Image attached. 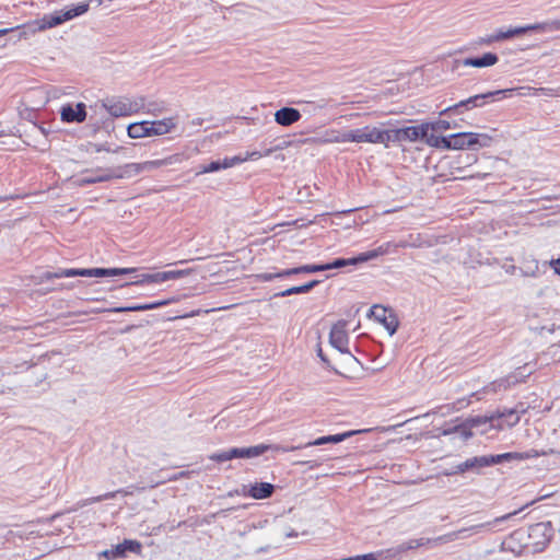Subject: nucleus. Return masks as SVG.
<instances>
[{"instance_id": "nucleus-1", "label": "nucleus", "mask_w": 560, "mask_h": 560, "mask_svg": "<svg viewBox=\"0 0 560 560\" xmlns=\"http://www.w3.org/2000/svg\"><path fill=\"white\" fill-rule=\"evenodd\" d=\"M137 268H59L56 271H45L36 277V283L60 278L72 277H116L136 273Z\"/></svg>"}, {"instance_id": "nucleus-2", "label": "nucleus", "mask_w": 560, "mask_h": 560, "mask_svg": "<svg viewBox=\"0 0 560 560\" xmlns=\"http://www.w3.org/2000/svg\"><path fill=\"white\" fill-rule=\"evenodd\" d=\"M176 127L174 118H163L160 120H142L139 122L129 124L127 133L132 139H140L152 136H163L171 132Z\"/></svg>"}, {"instance_id": "nucleus-3", "label": "nucleus", "mask_w": 560, "mask_h": 560, "mask_svg": "<svg viewBox=\"0 0 560 560\" xmlns=\"http://www.w3.org/2000/svg\"><path fill=\"white\" fill-rule=\"evenodd\" d=\"M529 31H537V32H539V31L540 32L560 31V19L546 21V22H541V23L529 24L526 26L509 28L508 31L499 30L495 33L487 35L486 37L481 38L480 42L482 44L490 45L494 42H502L505 39H510L514 36L525 34Z\"/></svg>"}, {"instance_id": "nucleus-4", "label": "nucleus", "mask_w": 560, "mask_h": 560, "mask_svg": "<svg viewBox=\"0 0 560 560\" xmlns=\"http://www.w3.org/2000/svg\"><path fill=\"white\" fill-rule=\"evenodd\" d=\"M102 107L105 108L112 117H127L137 114L144 107V97L139 96L135 100L129 97H106L102 100Z\"/></svg>"}, {"instance_id": "nucleus-5", "label": "nucleus", "mask_w": 560, "mask_h": 560, "mask_svg": "<svg viewBox=\"0 0 560 560\" xmlns=\"http://www.w3.org/2000/svg\"><path fill=\"white\" fill-rule=\"evenodd\" d=\"M335 143H347V142H355V143H373V144H383L384 145V130L378 129L377 127L364 126L362 128L348 130L337 135L334 139L330 140Z\"/></svg>"}, {"instance_id": "nucleus-6", "label": "nucleus", "mask_w": 560, "mask_h": 560, "mask_svg": "<svg viewBox=\"0 0 560 560\" xmlns=\"http://www.w3.org/2000/svg\"><path fill=\"white\" fill-rule=\"evenodd\" d=\"M425 136V127L422 125L408 126L402 128L384 130V147L388 148L390 143L416 142Z\"/></svg>"}, {"instance_id": "nucleus-7", "label": "nucleus", "mask_w": 560, "mask_h": 560, "mask_svg": "<svg viewBox=\"0 0 560 560\" xmlns=\"http://www.w3.org/2000/svg\"><path fill=\"white\" fill-rule=\"evenodd\" d=\"M190 269H182V270H167V271H159L155 273H142L136 276V279L129 284H144V283H162L170 280H177L190 275Z\"/></svg>"}, {"instance_id": "nucleus-8", "label": "nucleus", "mask_w": 560, "mask_h": 560, "mask_svg": "<svg viewBox=\"0 0 560 560\" xmlns=\"http://www.w3.org/2000/svg\"><path fill=\"white\" fill-rule=\"evenodd\" d=\"M523 509L524 508L520 509L518 511H514V512L504 514L502 516L495 517L494 520L489 521V522L476 524V525H472V526H469V527L460 528V529L455 530V532H451L450 534L458 535V537L455 538V540H457V539H465V538H467V537H469V536H471L474 534H478V533H481V532H485V530H492L495 525L501 524V523L510 520L512 516L516 515Z\"/></svg>"}, {"instance_id": "nucleus-9", "label": "nucleus", "mask_w": 560, "mask_h": 560, "mask_svg": "<svg viewBox=\"0 0 560 560\" xmlns=\"http://www.w3.org/2000/svg\"><path fill=\"white\" fill-rule=\"evenodd\" d=\"M141 549L142 545L138 540L125 539L122 542L112 547L110 549L102 551L100 557H103L107 560H115L125 558L128 552L139 555Z\"/></svg>"}, {"instance_id": "nucleus-10", "label": "nucleus", "mask_w": 560, "mask_h": 560, "mask_svg": "<svg viewBox=\"0 0 560 560\" xmlns=\"http://www.w3.org/2000/svg\"><path fill=\"white\" fill-rule=\"evenodd\" d=\"M275 489V485L270 482H256L243 485L241 490H235V493L255 500H265L272 497Z\"/></svg>"}, {"instance_id": "nucleus-11", "label": "nucleus", "mask_w": 560, "mask_h": 560, "mask_svg": "<svg viewBox=\"0 0 560 560\" xmlns=\"http://www.w3.org/2000/svg\"><path fill=\"white\" fill-rule=\"evenodd\" d=\"M347 322L338 320L330 329L329 332V343L337 349L340 353H346L351 355L348 343L349 337L346 331Z\"/></svg>"}, {"instance_id": "nucleus-12", "label": "nucleus", "mask_w": 560, "mask_h": 560, "mask_svg": "<svg viewBox=\"0 0 560 560\" xmlns=\"http://www.w3.org/2000/svg\"><path fill=\"white\" fill-rule=\"evenodd\" d=\"M489 467L488 455L474 456L467 458L465 462L457 464L451 470L444 472L445 476H453L464 474L466 471H474L480 474L482 468Z\"/></svg>"}, {"instance_id": "nucleus-13", "label": "nucleus", "mask_w": 560, "mask_h": 560, "mask_svg": "<svg viewBox=\"0 0 560 560\" xmlns=\"http://www.w3.org/2000/svg\"><path fill=\"white\" fill-rule=\"evenodd\" d=\"M544 453H539L535 450H530L527 452H509L503 454H497V455H488L489 460V467L497 465V464H503L512 460H525L529 458H537Z\"/></svg>"}, {"instance_id": "nucleus-14", "label": "nucleus", "mask_w": 560, "mask_h": 560, "mask_svg": "<svg viewBox=\"0 0 560 560\" xmlns=\"http://www.w3.org/2000/svg\"><path fill=\"white\" fill-rule=\"evenodd\" d=\"M458 535L455 534H444L434 538H416L409 539L406 542L407 551L415 550L420 547L433 548L440 545L448 544L455 540Z\"/></svg>"}, {"instance_id": "nucleus-15", "label": "nucleus", "mask_w": 560, "mask_h": 560, "mask_svg": "<svg viewBox=\"0 0 560 560\" xmlns=\"http://www.w3.org/2000/svg\"><path fill=\"white\" fill-rule=\"evenodd\" d=\"M60 117L67 124H81L86 119V106L81 102L75 105L66 104L60 109Z\"/></svg>"}, {"instance_id": "nucleus-16", "label": "nucleus", "mask_w": 560, "mask_h": 560, "mask_svg": "<svg viewBox=\"0 0 560 560\" xmlns=\"http://www.w3.org/2000/svg\"><path fill=\"white\" fill-rule=\"evenodd\" d=\"M302 446H273V445H267V444H258L254 446L248 447H238L240 448V458H254L262 455L268 450L275 448L278 451H282L284 453L287 452H293L296 450H300Z\"/></svg>"}, {"instance_id": "nucleus-17", "label": "nucleus", "mask_w": 560, "mask_h": 560, "mask_svg": "<svg viewBox=\"0 0 560 560\" xmlns=\"http://www.w3.org/2000/svg\"><path fill=\"white\" fill-rule=\"evenodd\" d=\"M175 301H176V299L171 298V299L158 300V301H154V302L143 303V304H132V305H128V306H117V307L110 308L109 312H113V313H129V312L150 311V310H155V308H160V307L170 305V304H172Z\"/></svg>"}, {"instance_id": "nucleus-18", "label": "nucleus", "mask_w": 560, "mask_h": 560, "mask_svg": "<svg viewBox=\"0 0 560 560\" xmlns=\"http://www.w3.org/2000/svg\"><path fill=\"white\" fill-rule=\"evenodd\" d=\"M370 313L375 317V319H377L384 325V327L386 328L390 336H393L396 332L398 328V320L396 316L393 314H389L387 316V310L385 307L374 305L370 310Z\"/></svg>"}, {"instance_id": "nucleus-19", "label": "nucleus", "mask_w": 560, "mask_h": 560, "mask_svg": "<svg viewBox=\"0 0 560 560\" xmlns=\"http://www.w3.org/2000/svg\"><path fill=\"white\" fill-rule=\"evenodd\" d=\"M482 106H483V102H481V97H479V95L477 94V95L470 96L466 100H463L452 106H448L447 108H445L441 112V115L462 114V113H464V110H469V109H472L476 107H482Z\"/></svg>"}, {"instance_id": "nucleus-20", "label": "nucleus", "mask_w": 560, "mask_h": 560, "mask_svg": "<svg viewBox=\"0 0 560 560\" xmlns=\"http://www.w3.org/2000/svg\"><path fill=\"white\" fill-rule=\"evenodd\" d=\"M492 419H495V422L501 424V429L503 425L512 428L520 422V409L504 408L502 410H498L492 412Z\"/></svg>"}, {"instance_id": "nucleus-21", "label": "nucleus", "mask_w": 560, "mask_h": 560, "mask_svg": "<svg viewBox=\"0 0 560 560\" xmlns=\"http://www.w3.org/2000/svg\"><path fill=\"white\" fill-rule=\"evenodd\" d=\"M499 61V57L494 52H485L481 56L467 57L459 62L465 67L475 68H487L495 65Z\"/></svg>"}, {"instance_id": "nucleus-22", "label": "nucleus", "mask_w": 560, "mask_h": 560, "mask_svg": "<svg viewBox=\"0 0 560 560\" xmlns=\"http://www.w3.org/2000/svg\"><path fill=\"white\" fill-rule=\"evenodd\" d=\"M301 113L293 107H282L275 113V121L282 126L289 127L301 119Z\"/></svg>"}, {"instance_id": "nucleus-23", "label": "nucleus", "mask_w": 560, "mask_h": 560, "mask_svg": "<svg viewBox=\"0 0 560 560\" xmlns=\"http://www.w3.org/2000/svg\"><path fill=\"white\" fill-rule=\"evenodd\" d=\"M463 137L466 139V147L469 150L487 148L492 143V137L487 133L463 132Z\"/></svg>"}, {"instance_id": "nucleus-24", "label": "nucleus", "mask_w": 560, "mask_h": 560, "mask_svg": "<svg viewBox=\"0 0 560 560\" xmlns=\"http://www.w3.org/2000/svg\"><path fill=\"white\" fill-rule=\"evenodd\" d=\"M366 430H353V431H347V432H343V433H338V434H332V435H324V436H319L317 438L316 440L314 441H311L308 443H306L304 445V447H308V446H317V445H324V444H328V443H340L345 440H347L348 438L354 435V434H358V433H361V432H365Z\"/></svg>"}, {"instance_id": "nucleus-25", "label": "nucleus", "mask_w": 560, "mask_h": 560, "mask_svg": "<svg viewBox=\"0 0 560 560\" xmlns=\"http://www.w3.org/2000/svg\"><path fill=\"white\" fill-rule=\"evenodd\" d=\"M112 172L114 178H129L143 172V166L141 165V163H128Z\"/></svg>"}, {"instance_id": "nucleus-26", "label": "nucleus", "mask_w": 560, "mask_h": 560, "mask_svg": "<svg viewBox=\"0 0 560 560\" xmlns=\"http://www.w3.org/2000/svg\"><path fill=\"white\" fill-rule=\"evenodd\" d=\"M319 280H311L307 283H304L302 285L291 287L287 290H283L281 292H278L275 294V298H284L293 294H303L307 293L311 290H313L316 285L319 284Z\"/></svg>"}, {"instance_id": "nucleus-27", "label": "nucleus", "mask_w": 560, "mask_h": 560, "mask_svg": "<svg viewBox=\"0 0 560 560\" xmlns=\"http://www.w3.org/2000/svg\"><path fill=\"white\" fill-rule=\"evenodd\" d=\"M514 92H515V89H503V90H495V91H490L487 93H481L478 95H479V97H481V102H483V105H485L488 102H497L504 97H511V96H513Z\"/></svg>"}, {"instance_id": "nucleus-28", "label": "nucleus", "mask_w": 560, "mask_h": 560, "mask_svg": "<svg viewBox=\"0 0 560 560\" xmlns=\"http://www.w3.org/2000/svg\"><path fill=\"white\" fill-rule=\"evenodd\" d=\"M65 22H67V19H65L63 11H56L51 14H45L43 16L40 28H52Z\"/></svg>"}, {"instance_id": "nucleus-29", "label": "nucleus", "mask_w": 560, "mask_h": 560, "mask_svg": "<svg viewBox=\"0 0 560 560\" xmlns=\"http://www.w3.org/2000/svg\"><path fill=\"white\" fill-rule=\"evenodd\" d=\"M470 428H478L481 424L490 423L492 428L501 429L500 423H495V419H492V413L486 416H476L466 420Z\"/></svg>"}, {"instance_id": "nucleus-30", "label": "nucleus", "mask_w": 560, "mask_h": 560, "mask_svg": "<svg viewBox=\"0 0 560 560\" xmlns=\"http://www.w3.org/2000/svg\"><path fill=\"white\" fill-rule=\"evenodd\" d=\"M89 8H90L89 2H81L77 5H72L62 11L65 13V19H67V21H70L77 16H80V15H83L84 13H86L89 11Z\"/></svg>"}, {"instance_id": "nucleus-31", "label": "nucleus", "mask_w": 560, "mask_h": 560, "mask_svg": "<svg viewBox=\"0 0 560 560\" xmlns=\"http://www.w3.org/2000/svg\"><path fill=\"white\" fill-rule=\"evenodd\" d=\"M165 110V104L161 101H147L144 98V107L140 112L158 116Z\"/></svg>"}, {"instance_id": "nucleus-32", "label": "nucleus", "mask_w": 560, "mask_h": 560, "mask_svg": "<svg viewBox=\"0 0 560 560\" xmlns=\"http://www.w3.org/2000/svg\"><path fill=\"white\" fill-rule=\"evenodd\" d=\"M221 170H225L224 161L218 160V161H212L209 164L201 165L196 174L201 175V174H207V173H214V172H219Z\"/></svg>"}, {"instance_id": "nucleus-33", "label": "nucleus", "mask_w": 560, "mask_h": 560, "mask_svg": "<svg viewBox=\"0 0 560 560\" xmlns=\"http://www.w3.org/2000/svg\"><path fill=\"white\" fill-rule=\"evenodd\" d=\"M348 266H355L354 257L352 258H336L330 262L325 264L326 270L340 269Z\"/></svg>"}, {"instance_id": "nucleus-34", "label": "nucleus", "mask_w": 560, "mask_h": 560, "mask_svg": "<svg viewBox=\"0 0 560 560\" xmlns=\"http://www.w3.org/2000/svg\"><path fill=\"white\" fill-rule=\"evenodd\" d=\"M421 125L422 127H425V132L429 130H448L452 128L451 122L443 119L433 122H422Z\"/></svg>"}, {"instance_id": "nucleus-35", "label": "nucleus", "mask_w": 560, "mask_h": 560, "mask_svg": "<svg viewBox=\"0 0 560 560\" xmlns=\"http://www.w3.org/2000/svg\"><path fill=\"white\" fill-rule=\"evenodd\" d=\"M122 492L125 494H129L130 493L129 491H124V490L106 492V493L97 495V497L89 498L86 500V503L92 504V503L101 502V501H104V500L114 499L117 495V493H122Z\"/></svg>"}, {"instance_id": "nucleus-36", "label": "nucleus", "mask_w": 560, "mask_h": 560, "mask_svg": "<svg viewBox=\"0 0 560 560\" xmlns=\"http://www.w3.org/2000/svg\"><path fill=\"white\" fill-rule=\"evenodd\" d=\"M112 178H114L113 172L105 173V174H102V175H98V176L85 177V178H83L82 182L84 184H96V183L107 182V180H109Z\"/></svg>"}, {"instance_id": "nucleus-37", "label": "nucleus", "mask_w": 560, "mask_h": 560, "mask_svg": "<svg viewBox=\"0 0 560 560\" xmlns=\"http://www.w3.org/2000/svg\"><path fill=\"white\" fill-rule=\"evenodd\" d=\"M325 264H313L300 266L301 273H314L319 271H326Z\"/></svg>"}, {"instance_id": "nucleus-38", "label": "nucleus", "mask_w": 560, "mask_h": 560, "mask_svg": "<svg viewBox=\"0 0 560 560\" xmlns=\"http://www.w3.org/2000/svg\"><path fill=\"white\" fill-rule=\"evenodd\" d=\"M453 138V150H465L466 139L463 137V132H457L452 135Z\"/></svg>"}, {"instance_id": "nucleus-39", "label": "nucleus", "mask_w": 560, "mask_h": 560, "mask_svg": "<svg viewBox=\"0 0 560 560\" xmlns=\"http://www.w3.org/2000/svg\"><path fill=\"white\" fill-rule=\"evenodd\" d=\"M375 258H377V254L374 248L372 250H368V252L359 254L358 256L354 257V260H355V265H358V264L366 262V261L375 259Z\"/></svg>"}, {"instance_id": "nucleus-40", "label": "nucleus", "mask_w": 560, "mask_h": 560, "mask_svg": "<svg viewBox=\"0 0 560 560\" xmlns=\"http://www.w3.org/2000/svg\"><path fill=\"white\" fill-rule=\"evenodd\" d=\"M223 161H224V166L226 170V168L236 166V165L247 161V158H245V155L244 156L243 155H234L232 158H224Z\"/></svg>"}, {"instance_id": "nucleus-41", "label": "nucleus", "mask_w": 560, "mask_h": 560, "mask_svg": "<svg viewBox=\"0 0 560 560\" xmlns=\"http://www.w3.org/2000/svg\"><path fill=\"white\" fill-rule=\"evenodd\" d=\"M420 140H423L429 147L440 149V136L427 131V136L421 137Z\"/></svg>"}, {"instance_id": "nucleus-42", "label": "nucleus", "mask_w": 560, "mask_h": 560, "mask_svg": "<svg viewBox=\"0 0 560 560\" xmlns=\"http://www.w3.org/2000/svg\"><path fill=\"white\" fill-rule=\"evenodd\" d=\"M397 247H398V245H396L392 242H387V243H383L382 245L376 247L375 250H376L377 257H380V256L388 254L392 249L396 250Z\"/></svg>"}, {"instance_id": "nucleus-43", "label": "nucleus", "mask_w": 560, "mask_h": 560, "mask_svg": "<svg viewBox=\"0 0 560 560\" xmlns=\"http://www.w3.org/2000/svg\"><path fill=\"white\" fill-rule=\"evenodd\" d=\"M517 382L518 380L515 376H509L508 378L494 382L492 385L494 386V390H497V388L506 389L511 384H515Z\"/></svg>"}, {"instance_id": "nucleus-44", "label": "nucleus", "mask_w": 560, "mask_h": 560, "mask_svg": "<svg viewBox=\"0 0 560 560\" xmlns=\"http://www.w3.org/2000/svg\"><path fill=\"white\" fill-rule=\"evenodd\" d=\"M385 552L390 557L400 556V555L407 552L406 542L404 541L395 547H392V548L387 549Z\"/></svg>"}, {"instance_id": "nucleus-45", "label": "nucleus", "mask_w": 560, "mask_h": 560, "mask_svg": "<svg viewBox=\"0 0 560 560\" xmlns=\"http://www.w3.org/2000/svg\"><path fill=\"white\" fill-rule=\"evenodd\" d=\"M209 458L217 463L228 462V460H230L229 450L213 453L212 455L209 456Z\"/></svg>"}, {"instance_id": "nucleus-46", "label": "nucleus", "mask_w": 560, "mask_h": 560, "mask_svg": "<svg viewBox=\"0 0 560 560\" xmlns=\"http://www.w3.org/2000/svg\"><path fill=\"white\" fill-rule=\"evenodd\" d=\"M440 149L453 150V138L450 136H440Z\"/></svg>"}, {"instance_id": "nucleus-47", "label": "nucleus", "mask_w": 560, "mask_h": 560, "mask_svg": "<svg viewBox=\"0 0 560 560\" xmlns=\"http://www.w3.org/2000/svg\"><path fill=\"white\" fill-rule=\"evenodd\" d=\"M93 148L95 152H119L120 150L124 149L122 147H117L116 149L113 150L107 143H95L93 144Z\"/></svg>"}, {"instance_id": "nucleus-48", "label": "nucleus", "mask_w": 560, "mask_h": 560, "mask_svg": "<svg viewBox=\"0 0 560 560\" xmlns=\"http://www.w3.org/2000/svg\"><path fill=\"white\" fill-rule=\"evenodd\" d=\"M164 164H165V161H163V160L147 161V162L141 163V165L143 166V171H150V170L160 167Z\"/></svg>"}, {"instance_id": "nucleus-49", "label": "nucleus", "mask_w": 560, "mask_h": 560, "mask_svg": "<svg viewBox=\"0 0 560 560\" xmlns=\"http://www.w3.org/2000/svg\"><path fill=\"white\" fill-rule=\"evenodd\" d=\"M271 150H266L265 153H260L259 151H253V152H246L245 158H247V161H256L260 159L261 156L269 155Z\"/></svg>"}, {"instance_id": "nucleus-50", "label": "nucleus", "mask_w": 560, "mask_h": 560, "mask_svg": "<svg viewBox=\"0 0 560 560\" xmlns=\"http://www.w3.org/2000/svg\"><path fill=\"white\" fill-rule=\"evenodd\" d=\"M299 273H301L300 267H294V268L281 270L279 272H277V276H280V279H282V278L290 277L293 275H299Z\"/></svg>"}, {"instance_id": "nucleus-51", "label": "nucleus", "mask_w": 560, "mask_h": 560, "mask_svg": "<svg viewBox=\"0 0 560 560\" xmlns=\"http://www.w3.org/2000/svg\"><path fill=\"white\" fill-rule=\"evenodd\" d=\"M459 425H460L462 428H465V430H464V429H460V430L458 431V433H460V435L463 436V439H464V440H468L469 438H471V436H472V433H471V431H470V429H471V428L468 425V423H467L466 421H465V422H463V423H460Z\"/></svg>"}, {"instance_id": "nucleus-52", "label": "nucleus", "mask_w": 560, "mask_h": 560, "mask_svg": "<svg viewBox=\"0 0 560 560\" xmlns=\"http://www.w3.org/2000/svg\"><path fill=\"white\" fill-rule=\"evenodd\" d=\"M382 552H370L365 555L354 556V560H377Z\"/></svg>"}, {"instance_id": "nucleus-53", "label": "nucleus", "mask_w": 560, "mask_h": 560, "mask_svg": "<svg viewBox=\"0 0 560 560\" xmlns=\"http://www.w3.org/2000/svg\"><path fill=\"white\" fill-rule=\"evenodd\" d=\"M258 278L261 281L269 282L275 279H280V276H277V272H264V273L258 275Z\"/></svg>"}, {"instance_id": "nucleus-54", "label": "nucleus", "mask_w": 560, "mask_h": 560, "mask_svg": "<svg viewBox=\"0 0 560 560\" xmlns=\"http://www.w3.org/2000/svg\"><path fill=\"white\" fill-rule=\"evenodd\" d=\"M460 429H463L459 424L458 425H447L446 428H444L441 432V435H451L453 433H456L458 432Z\"/></svg>"}, {"instance_id": "nucleus-55", "label": "nucleus", "mask_w": 560, "mask_h": 560, "mask_svg": "<svg viewBox=\"0 0 560 560\" xmlns=\"http://www.w3.org/2000/svg\"><path fill=\"white\" fill-rule=\"evenodd\" d=\"M504 270L506 273H515L518 268L515 265H505ZM522 276H527L528 273L520 269Z\"/></svg>"}, {"instance_id": "nucleus-56", "label": "nucleus", "mask_w": 560, "mask_h": 560, "mask_svg": "<svg viewBox=\"0 0 560 560\" xmlns=\"http://www.w3.org/2000/svg\"><path fill=\"white\" fill-rule=\"evenodd\" d=\"M550 266L553 269L555 273L560 276V257L557 259H552L550 261Z\"/></svg>"}, {"instance_id": "nucleus-57", "label": "nucleus", "mask_w": 560, "mask_h": 560, "mask_svg": "<svg viewBox=\"0 0 560 560\" xmlns=\"http://www.w3.org/2000/svg\"><path fill=\"white\" fill-rule=\"evenodd\" d=\"M229 456H230V460H232L234 458H240V448L238 447L229 448Z\"/></svg>"}, {"instance_id": "nucleus-58", "label": "nucleus", "mask_w": 560, "mask_h": 560, "mask_svg": "<svg viewBox=\"0 0 560 560\" xmlns=\"http://www.w3.org/2000/svg\"><path fill=\"white\" fill-rule=\"evenodd\" d=\"M551 495V493L547 492V491H544V493H541L539 495V498L537 499V501H540V500H544V499H547ZM536 502V500L532 501L530 503L526 504L525 506H528L530 504H534Z\"/></svg>"}, {"instance_id": "nucleus-59", "label": "nucleus", "mask_w": 560, "mask_h": 560, "mask_svg": "<svg viewBox=\"0 0 560 560\" xmlns=\"http://www.w3.org/2000/svg\"><path fill=\"white\" fill-rule=\"evenodd\" d=\"M551 495V493L547 492V491H544V493H541L539 495V498L537 499V501H540V500H544V499H547ZM536 502V500L532 501L530 503L526 504L525 506H528L530 504H534Z\"/></svg>"}, {"instance_id": "nucleus-60", "label": "nucleus", "mask_w": 560, "mask_h": 560, "mask_svg": "<svg viewBox=\"0 0 560 560\" xmlns=\"http://www.w3.org/2000/svg\"><path fill=\"white\" fill-rule=\"evenodd\" d=\"M317 355L320 358V360L324 362V363H328V359L326 358V355L324 354L323 352V349L320 347H318L317 349Z\"/></svg>"}, {"instance_id": "nucleus-61", "label": "nucleus", "mask_w": 560, "mask_h": 560, "mask_svg": "<svg viewBox=\"0 0 560 560\" xmlns=\"http://www.w3.org/2000/svg\"><path fill=\"white\" fill-rule=\"evenodd\" d=\"M70 288H71L70 285H69V287H66V285H63V284H60V285H59V287H57V288H49V289H46V290L44 291V293L51 292V291H57V290L70 289Z\"/></svg>"}, {"instance_id": "nucleus-62", "label": "nucleus", "mask_w": 560, "mask_h": 560, "mask_svg": "<svg viewBox=\"0 0 560 560\" xmlns=\"http://www.w3.org/2000/svg\"><path fill=\"white\" fill-rule=\"evenodd\" d=\"M315 107L318 108V109H323V108L327 107V101L326 100H319L315 104Z\"/></svg>"}, {"instance_id": "nucleus-63", "label": "nucleus", "mask_w": 560, "mask_h": 560, "mask_svg": "<svg viewBox=\"0 0 560 560\" xmlns=\"http://www.w3.org/2000/svg\"><path fill=\"white\" fill-rule=\"evenodd\" d=\"M544 528H545V524L539 523V524H536V525H534V526L532 527V532H533V533H538V532H540V530H541V529H544Z\"/></svg>"}, {"instance_id": "nucleus-64", "label": "nucleus", "mask_w": 560, "mask_h": 560, "mask_svg": "<svg viewBox=\"0 0 560 560\" xmlns=\"http://www.w3.org/2000/svg\"><path fill=\"white\" fill-rule=\"evenodd\" d=\"M515 408L520 409V416L525 413L527 410L526 407L524 406V404H518Z\"/></svg>"}]
</instances>
